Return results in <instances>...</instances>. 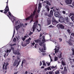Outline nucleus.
I'll return each mask as SVG.
<instances>
[{
  "instance_id": "obj_36",
  "label": "nucleus",
  "mask_w": 74,
  "mask_h": 74,
  "mask_svg": "<svg viewBox=\"0 0 74 74\" xmlns=\"http://www.w3.org/2000/svg\"><path fill=\"white\" fill-rule=\"evenodd\" d=\"M33 33L32 32H31L29 34V36H31L32 34H33Z\"/></svg>"
},
{
  "instance_id": "obj_3",
  "label": "nucleus",
  "mask_w": 74,
  "mask_h": 74,
  "mask_svg": "<svg viewBox=\"0 0 74 74\" xmlns=\"http://www.w3.org/2000/svg\"><path fill=\"white\" fill-rule=\"evenodd\" d=\"M35 13L36 11H34L33 12L32 14L30 16L27 17L26 19H24V21H27V20H29V19H31V20L30 21V22H32L33 21V18H34V16Z\"/></svg>"
},
{
  "instance_id": "obj_57",
  "label": "nucleus",
  "mask_w": 74,
  "mask_h": 74,
  "mask_svg": "<svg viewBox=\"0 0 74 74\" xmlns=\"http://www.w3.org/2000/svg\"><path fill=\"white\" fill-rule=\"evenodd\" d=\"M27 73H28V72H27V71H26L25 72V74H27Z\"/></svg>"
},
{
  "instance_id": "obj_34",
  "label": "nucleus",
  "mask_w": 74,
  "mask_h": 74,
  "mask_svg": "<svg viewBox=\"0 0 74 74\" xmlns=\"http://www.w3.org/2000/svg\"><path fill=\"white\" fill-rule=\"evenodd\" d=\"M47 5H51V4H50V3L49 2L47 1Z\"/></svg>"
},
{
  "instance_id": "obj_4",
  "label": "nucleus",
  "mask_w": 74,
  "mask_h": 74,
  "mask_svg": "<svg viewBox=\"0 0 74 74\" xmlns=\"http://www.w3.org/2000/svg\"><path fill=\"white\" fill-rule=\"evenodd\" d=\"M11 49H12L13 53H14L15 55H20V53L19 52V50L14 51V47H11Z\"/></svg>"
},
{
  "instance_id": "obj_24",
  "label": "nucleus",
  "mask_w": 74,
  "mask_h": 74,
  "mask_svg": "<svg viewBox=\"0 0 74 74\" xmlns=\"http://www.w3.org/2000/svg\"><path fill=\"white\" fill-rule=\"evenodd\" d=\"M58 60V58L57 57H55L54 58V61L55 62L56 61H57Z\"/></svg>"
},
{
  "instance_id": "obj_22",
  "label": "nucleus",
  "mask_w": 74,
  "mask_h": 74,
  "mask_svg": "<svg viewBox=\"0 0 74 74\" xmlns=\"http://www.w3.org/2000/svg\"><path fill=\"white\" fill-rule=\"evenodd\" d=\"M36 43H40L41 42V40H35Z\"/></svg>"
},
{
  "instance_id": "obj_25",
  "label": "nucleus",
  "mask_w": 74,
  "mask_h": 74,
  "mask_svg": "<svg viewBox=\"0 0 74 74\" xmlns=\"http://www.w3.org/2000/svg\"><path fill=\"white\" fill-rule=\"evenodd\" d=\"M25 62H26V61L25 60H23L22 61L21 64V66H22V67L23 66V63H25Z\"/></svg>"
},
{
  "instance_id": "obj_23",
  "label": "nucleus",
  "mask_w": 74,
  "mask_h": 74,
  "mask_svg": "<svg viewBox=\"0 0 74 74\" xmlns=\"http://www.w3.org/2000/svg\"><path fill=\"white\" fill-rule=\"evenodd\" d=\"M51 24V20H47V25H49Z\"/></svg>"
},
{
  "instance_id": "obj_52",
  "label": "nucleus",
  "mask_w": 74,
  "mask_h": 74,
  "mask_svg": "<svg viewBox=\"0 0 74 74\" xmlns=\"http://www.w3.org/2000/svg\"><path fill=\"white\" fill-rule=\"evenodd\" d=\"M34 44H35V43L34 42L32 43V45L33 46H34Z\"/></svg>"
},
{
  "instance_id": "obj_8",
  "label": "nucleus",
  "mask_w": 74,
  "mask_h": 74,
  "mask_svg": "<svg viewBox=\"0 0 74 74\" xmlns=\"http://www.w3.org/2000/svg\"><path fill=\"white\" fill-rule=\"evenodd\" d=\"M57 26L58 27H60L61 29H64V26L60 24H58L57 25Z\"/></svg>"
},
{
  "instance_id": "obj_54",
  "label": "nucleus",
  "mask_w": 74,
  "mask_h": 74,
  "mask_svg": "<svg viewBox=\"0 0 74 74\" xmlns=\"http://www.w3.org/2000/svg\"><path fill=\"white\" fill-rule=\"evenodd\" d=\"M49 74H52V72L51 71H50L49 72Z\"/></svg>"
},
{
  "instance_id": "obj_59",
  "label": "nucleus",
  "mask_w": 74,
  "mask_h": 74,
  "mask_svg": "<svg viewBox=\"0 0 74 74\" xmlns=\"http://www.w3.org/2000/svg\"><path fill=\"white\" fill-rule=\"evenodd\" d=\"M53 42H55V44H57V43L55 42V41H53Z\"/></svg>"
},
{
  "instance_id": "obj_33",
  "label": "nucleus",
  "mask_w": 74,
  "mask_h": 74,
  "mask_svg": "<svg viewBox=\"0 0 74 74\" xmlns=\"http://www.w3.org/2000/svg\"><path fill=\"white\" fill-rule=\"evenodd\" d=\"M72 50L73 51V55H74V48H72Z\"/></svg>"
},
{
  "instance_id": "obj_14",
  "label": "nucleus",
  "mask_w": 74,
  "mask_h": 74,
  "mask_svg": "<svg viewBox=\"0 0 74 74\" xmlns=\"http://www.w3.org/2000/svg\"><path fill=\"white\" fill-rule=\"evenodd\" d=\"M54 15L56 17H59V12H56L54 14Z\"/></svg>"
},
{
  "instance_id": "obj_18",
  "label": "nucleus",
  "mask_w": 74,
  "mask_h": 74,
  "mask_svg": "<svg viewBox=\"0 0 74 74\" xmlns=\"http://www.w3.org/2000/svg\"><path fill=\"white\" fill-rule=\"evenodd\" d=\"M60 22H64V18H63V17H61L60 19Z\"/></svg>"
},
{
  "instance_id": "obj_13",
  "label": "nucleus",
  "mask_w": 74,
  "mask_h": 74,
  "mask_svg": "<svg viewBox=\"0 0 74 74\" xmlns=\"http://www.w3.org/2000/svg\"><path fill=\"white\" fill-rule=\"evenodd\" d=\"M41 3H39V4L38 10V13L40 12V8H41Z\"/></svg>"
},
{
  "instance_id": "obj_48",
  "label": "nucleus",
  "mask_w": 74,
  "mask_h": 74,
  "mask_svg": "<svg viewBox=\"0 0 74 74\" xmlns=\"http://www.w3.org/2000/svg\"><path fill=\"white\" fill-rule=\"evenodd\" d=\"M38 15L36 14L35 16V18H38Z\"/></svg>"
},
{
  "instance_id": "obj_16",
  "label": "nucleus",
  "mask_w": 74,
  "mask_h": 74,
  "mask_svg": "<svg viewBox=\"0 0 74 74\" xmlns=\"http://www.w3.org/2000/svg\"><path fill=\"white\" fill-rule=\"evenodd\" d=\"M53 11L51 10L50 11V14L49 15V17H51L53 15Z\"/></svg>"
},
{
  "instance_id": "obj_28",
  "label": "nucleus",
  "mask_w": 74,
  "mask_h": 74,
  "mask_svg": "<svg viewBox=\"0 0 74 74\" xmlns=\"http://www.w3.org/2000/svg\"><path fill=\"white\" fill-rule=\"evenodd\" d=\"M74 13H70V15L69 16V17H70L71 16H74Z\"/></svg>"
},
{
  "instance_id": "obj_9",
  "label": "nucleus",
  "mask_w": 74,
  "mask_h": 74,
  "mask_svg": "<svg viewBox=\"0 0 74 74\" xmlns=\"http://www.w3.org/2000/svg\"><path fill=\"white\" fill-rule=\"evenodd\" d=\"M59 47H58L57 48H56H56L54 49V50H55V53L56 55V53H58L59 52Z\"/></svg>"
},
{
  "instance_id": "obj_15",
  "label": "nucleus",
  "mask_w": 74,
  "mask_h": 74,
  "mask_svg": "<svg viewBox=\"0 0 74 74\" xmlns=\"http://www.w3.org/2000/svg\"><path fill=\"white\" fill-rule=\"evenodd\" d=\"M45 8H46L47 11H49V6H48V5H46L45 6Z\"/></svg>"
},
{
  "instance_id": "obj_60",
  "label": "nucleus",
  "mask_w": 74,
  "mask_h": 74,
  "mask_svg": "<svg viewBox=\"0 0 74 74\" xmlns=\"http://www.w3.org/2000/svg\"><path fill=\"white\" fill-rule=\"evenodd\" d=\"M61 73H62V74H64V73L63 72V71H61Z\"/></svg>"
},
{
  "instance_id": "obj_31",
  "label": "nucleus",
  "mask_w": 74,
  "mask_h": 74,
  "mask_svg": "<svg viewBox=\"0 0 74 74\" xmlns=\"http://www.w3.org/2000/svg\"><path fill=\"white\" fill-rule=\"evenodd\" d=\"M56 74H59V71H57L55 72Z\"/></svg>"
},
{
  "instance_id": "obj_35",
  "label": "nucleus",
  "mask_w": 74,
  "mask_h": 74,
  "mask_svg": "<svg viewBox=\"0 0 74 74\" xmlns=\"http://www.w3.org/2000/svg\"><path fill=\"white\" fill-rule=\"evenodd\" d=\"M62 64L63 66H64V65H65V64H64V61H62Z\"/></svg>"
},
{
  "instance_id": "obj_42",
  "label": "nucleus",
  "mask_w": 74,
  "mask_h": 74,
  "mask_svg": "<svg viewBox=\"0 0 74 74\" xmlns=\"http://www.w3.org/2000/svg\"><path fill=\"white\" fill-rule=\"evenodd\" d=\"M44 34V33H42V34L41 33L40 34V37H41L42 36V35Z\"/></svg>"
},
{
  "instance_id": "obj_19",
  "label": "nucleus",
  "mask_w": 74,
  "mask_h": 74,
  "mask_svg": "<svg viewBox=\"0 0 74 74\" xmlns=\"http://www.w3.org/2000/svg\"><path fill=\"white\" fill-rule=\"evenodd\" d=\"M32 39L30 38H29L27 40H26V41L27 42V43H30V40H31Z\"/></svg>"
},
{
  "instance_id": "obj_12",
  "label": "nucleus",
  "mask_w": 74,
  "mask_h": 74,
  "mask_svg": "<svg viewBox=\"0 0 74 74\" xmlns=\"http://www.w3.org/2000/svg\"><path fill=\"white\" fill-rule=\"evenodd\" d=\"M27 44H29V43H27L25 42H22V46L23 47H26Z\"/></svg>"
},
{
  "instance_id": "obj_27",
  "label": "nucleus",
  "mask_w": 74,
  "mask_h": 74,
  "mask_svg": "<svg viewBox=\"0 0 74 74\" xmlns=\"http://www.w3.org/2000/svg\"><path fill=\"white\" fill-rule=\"evenodd\" d=\"M60 56H59V58H61L62 57V52H59Z\"/></svg>"
},
{
  "instance_id": "obj_20",
  "label": "nucleus",
  "mask_w": 74,
  "mask_h": 74,
  "mask_svg": "<svg viewBox=\"0 0 74 74\" xmlns=\"http://www.w3.org/2000/svg\"><path fill=\"white\" fill-rule=\"evenodd\" d=\"M8 64H7L5 66V68H4V66H5V65L3 64V70H6L7 69V65Z\"/></svg>"
},
{
  "instance_id": "obj_21",
  "label": "nucleus",
  "mask_w": 74,
  "mask_h": 74,
  "mask_svg": "<svg viewBox=\"0 0 74 74\" xmlns=\"http://www.w3.org/2000/svg\"><path fill=\"white\" fill-rule=\"evenodd\" d=\"M48 14H49V11H47V12H45V16H48Z\"/></svg>"
},
{
  "instance_id": "obj_62",
  "label": "nucleus",
  "mask_w": 74,
  "mask_h": 74,
  "mask_svg": "<svg viewBox=\"0 0 74 74\" xmlns=\"http://www.w3.org/2000/svg\"><path fill=\"white\" fill-rule=\"evenodd\" d=\"M72 5H73V6H74V2H73V3H72Z\"/></svg>"
},
{
  "instance_id": "obj_7",
  "label": "nucleus",
  "mask_w": 74,
  "mask_h": 74,
  "mask_svg": "<svg viewBox=\"0 0 74 74\" xmlns=\"http://www.w3.org/2000/svg\"><path fill=\"white\" fill-rule=\"evenodd\" d=\"M11 49H10V50H7L6 51V53L5 54V55L4 56V58H5V56H7L8 55V53H10V52H11Z\"/></svg>"
},
{
  "instance_id": "obj_43",
  "label": "nucleus",
  "mask_w": 74,
  "mask_h": 74,
  "mask_svg": "<svg viewBox=\"0 0 74 74\" xmlns=\"http://www.w3.org/2000/svg\"><path fill=\"white\" fill-rule=\"evenodd\" d=\"M61 67L60 68V69H61V70H63V67H61L62 65H61Z\"/></svg>"
},
{
  "instance_id": "obj_38",
  "label": "nucleus",
  "mask_w": 74,
  "mask_h": 74,
  "mask_svg": "<svg viewBox=\"0 0 74 74\" xmlns=\"http://www.w3.org/2000/svg\"><path fill=\"white\" fill-rule=\"evenodd\" d=\"M47 69L49 70H51V67H49L47 68Z\"/></svg>"
},
{
  "instance_id": "obj_47",
  "label": "nucleus",
  "mask_w": 74,
  "mask_h": 74,
  "mask_svg": "<svg viewBox=\"0 0 74 74\" xmlns=\"http://www.w3.org/2000/svg\"><path fill=\"white\" fill-rule=\"evenodd\" d=\"M64 70L65 71H67V69H66V67H64Z\"/></svg>"
},
{
  "instance_id": "obj_61",
  "label": "nucleus",
  "mask_w": 74,
  "mask_h": 74,
  "mask_svg": "<svg viewBox=\"0 0 74 74\" xmlns=\"http://www.w3.org/2000/svg\"><path fill=\"white\" fill-rule=\"evenodd\" d=\"M71 67L72 68H73V67H74V65H72L71 66Z\"/></svg>"
},
{
  "instance_id": "obj_44",
  "label": "nucleus",
  "mask_w": 74,
  "mask_h": 74,
  "mask_svg": "<svg viewBox=\"0 0 74 74\" xmlns=\"http://www.w3.org/2000/svg\"><path fill=\"white\" fill-rule=\"evenodd\" d=\"M15 29H14V32L13 33V37H14V34H15Z\"/></svg>"
},
{
  "instance_id": "obj_41",
  "label": "nucleus",
  "mask_w": 74,
  "mask_h": 74,
  "mask_svg": "<svg viewBox=\"0 0 74 74\" xmlns=\"http://www.w3.org/2000/svg\"><path fill=\"white\" fill-rule=\"evenodd\" d=\"M46 63L48 64V66H49L50 65V63H49L48 62H46Z\"/></svg>"
},
{
  "instance_id": "obj_53",
  "label": "nucleus",
  "mask_w": 74,
  "mask_h": 74,
  "mask_svg": "<svg viewBox=\"0 0 74 74\" xmlns=\"http://www.w3.org/2000/svg\"><path fill=\"white\" fill-rule=\"evenodd\" d=\"M41 65H42V62H40V66H41Z\"/></svg>"
},
{
  "instance_id": "obj_46",
  "label": "nucleus",
  "mask_w": 74,
  "mask_h": 74,
  "mask_svg": "<svg viewBox=\"0 0 74 74\" xmlns=\"http://www.w3.org/2000/svg\"><path fill=\"white\" fill-rule=\"evenodd\" d=\"M16 38H14L13 40V41H14V42H16Z\"/></svg>"
},
{
  "instance_id": "obj_37",
  "label": "nucleus",
  "mask_w": 74,
  "mask_h": 74,
  "mask_svg": "<svg viewBox=\"0 0 74 74\" xmlns=\"http://www.w3.org/2000/svg\"><path fill=\"white\" fill-rule=\"evenodd\" d=\"M69 44H70V45H72V43H71L69 41L68 42Z\"/></svg>"
},
{
  "instance_id": "obj_17",
  "label": "nucleus",
  "mask_w": 74,
  "mask_h": 74,
  "mask_svg": "<svg viewBox=\"0 0 74 74\" xmlns=\"http://www.w3.org/2000/svg\"><path fill=\"white\" fill-rule=\"evenodd\" d=\"M29 37V35H26V36H25L24 38H22V40L23 41H25L26 39V38L27 37Z\"/></svg>"
},
{
  "instance_id": "obj_10",
  "label": "nucleus",
  "mask_w": 74,
  "mask_h": 74,
  "mask_svg": "<svg viewBox=\"0 0 74 74\" xmlns=\"http://www.w3.org/2000/svg\"><path fill=\"white\" fill-rule=\"evenodd\" d=\"M72 1V0H66V2L67 4L70 5V4H71Z\"/></svg>"
},
{
  "instance_id": "obj_29",
  "label": "nucleus",
  "mask_w": 74,
  "mask_h": 74,
  "mask_svg": "<svg viewBox=\"0 0 74 74\" xmlns=\"http://www.w3.org/2000/svg\"><path fill=\"white\" fill-rule=\"evenodd\" d=\"M42 62H43V66H47L46 65V64H45V61H42Z\"/></svg>"
},
{
  "instance_id": "obj_32",
  "label": "nucleus",
  "mask_w": 74,
  "mask_h": 74,
  "mask_svg": "<svg viewBox=\"0 0 74 74\" xmlns=\"http://www.w3.org/2000/svg\"><path fill=\"white\" fill-rule=\"evenodd\" d=\"M65 19H66V22H69V18H68V17H67Z\"/></svg>"
},
{
  "instance_id": "obj_50",
  "label": "nucleus",
  "mask_w": 74,
  "mask_h": 74,
  "mask_svg": "<svg viewBox=\"0 0 74 74\" xmlns=\"http://www.w3.org/2000/svg\"><path fill=\"white\" fill-rule=\"evenodd\" d=\"M71 36H73L74 37V34L73 33H72L71 34Z\"/></svg>"
},
{
  "instance_id": "obj_1",
  "label": "nucleus",
  "mask_w": 74,
  "mask_h": 74,
  "mask_svg": "<svg viewBox=\"0 0 74 74\" xmlns=\"http://www.w3.org/2000/svg\"><path fill=\"white\" fill-rule=\"evenodd\" d=\"M8 13L9 14V15L10 16V18H12V21L14 25H15L16 26V30H18L21 27V26H23L25 27L23 24H22L21 25L20 21L19 20L16 21V18L14 17V16H12V15L11 14L10 12H8Z\"/></svg>"
},
{
  "instance_id": "obj_11",
  "label": "nucleus",
  "mask_w": 74,
  "mask_h": 74,
  "mask_svg": "<svg viewBox=\"0 0 74 74\" xmlns=\"http://www.w3.org/2000/svg\"><path fill=\"white\" fill-rule=\"evenodd\" d=\"M5 12H4V14H6L7 13L8 11H9V8H8V7L6 6L5 9L4 10Z\"/></svg>"
},
{
  "instance_id": "obj_51",
  "label": "nucleus",
  "mask_w": 74,
  "mask_h": 74,
  "mask_svg": "<svg viewBox=\"0 0 74 74\" xmlns=\"http://www.w3.org/2000/svg\"><path fill=\"white\" fill-rule=\"evenodd\" d=\"M53 26H52V25H51L49 26L48 27H53Z\"/></svg>"
},
{
  "instance_id": "obj_64",
  "label": "nucleus",
  "mask_w": 74,
  "mask_h": 74,
  "mask_svg": "<svg viewBox=\"0 0 74 74\" xmlns=\"http://www.w3.org/2000/svg\"><path fill=\"white\" fill-rule=\"evenodd\" d=\"M18 73V72H15L14 73V74H17Z\"/></svg>"
},
{
  "instance_id": "obj_40",
  "label": "nucleus",
  "mask_w": 74,
  "mask_h": 74,
  "mask_svg": "<svg viewBox=\"0 0 74 74\" xmlns=\"http://www.w3.org/2000/svg\"><path fill=\"white\" fill-rule=\"evenodd\" d=\"M62 12L63 14H66V12L64 11H63Z\"/></svg>"
},
{
  "instance_id": "obj_26",
  "label": "nucleus",
  "mask_w": 74,
  "mask_h": 74,
  "mask_svg": "<svg viewBox=\"0 0 74 74\" xmlns=\"http://www.w3.org/2000/svg\"><path fill=\"white\" fill-rule=\"evenodd\" d=\"M51 69H54L55 70H56V69H57V68L56 67V66H52L51 67Z\"/></svg>"
},
{
  "instance_id": "obj_2",
  "label": "nucleus",
  "mask_w": 74,
  "mask_h": 74,
  "mask_svg": "<svg viewBox=\"0 0 74 74\" xmlns=\"http://www.w3.org/2000/svg\"><path fill=\"white\" fill-rule=\"evenodd\" d=\"M42 42H41V43H39V45L40 46H42L43 45V48H39V50H40L41 52H45V51H46L47 49L46 48V47H45V44H43L44 42H45V36H43L42 37Z\"/></svg>"
},
{
  "instance_id": "obj_45",
  "label": "nucleus",
  "mask_w": 74,
  "mask_h": 74,
  "mask_svg": "<svg viewBox=\"0 0 74 74\" xmlns=\"http://www.w3.org/2000/svg\"><path fill=\"white\" fill-rule=\"evenodd\" d=\"M53 22H56V20H55V19H53Z\"/></svg>"
},
{
  "instance_id": "obj_56",
  "label": "nucleus",
  "mask_w": 74,
  "mask_h": 74,
  "mask_svg": "<svg viewBox=\"0 0 74 74\" xmlns=\"http://www.w3.org/2000/svg\"><path fill=\"white\" fill-rule=\"evenodd\" d=\"M42 54L43 56H44V55H46V54L45 53H42Z\"/></svg>"
},
{
  "instance_id": "obj_5",
  "label": "nucleus",
  "mask_w": 74,
  "mask_h": 74,
  "mask_svg": "<svg viewBox=\"0 0 74 74\" xmlns=\"http://www.w3.org/2000/svg\"><path fill=\"white\" fill-rule=\"evenodd\" d=\"M20 62H21V60H19V61L18 62V61L17 60H15L14 63V66H16V64H17V65H16V67L18 66H19V63H20Z\"/></svg>"
},
{
  "instance_id": "obj_58",
  "label": "nucleus",
  "mask_w": 74,
  "mask_h": 74,
  "mask_svg": "<svg viewBox=\"0 0 74 74\" xmlns=\"http://www.w3.org/2000/svg\"><path fill=\"white\" fill-rule=\"evenodd\" d=\"M22 30L23 31H25V29L23 28H22Z\"/></svg>"
},
{
  "instance_id": "obj_55",
  "label": "nucleus",
  "mask_w": 74,
  "mask_h": 74,
  "mask_svg": "<svg viewBox=\"0 0 74 74\" xmlns=\"http://www.w3.org/2000/svg\"><path fill=\"white\" fill-rule=\"evenodd\" d=\"M37 44H36L34 46L35 48H37Z\"/></svg>"
},
{
  "instance_id": "obj_39",
  "label": "nucleus",
  "mask_w": 74,
  "mask_h": 74,
  "mask_svg": "<svg viewBox=\"0 0 74 74\" xmlns=\"http://www.w3.org/2000/svg\"><path fill=\"white\" fill-rule=\"evenodd\" d=\"M59 41L60 42H62V39H61V38H59Z\"/></svg>"
},
{
  "instance_id": "obj_63",
  "label": "nucleus",
  "mask_w": 74,
  "mask_h": 74,
  "mask_svg": "<svg viewBox=\"0 0 74 74\" xmlns=\"http://www.w3.org/2000/svg\"><path fill=\"white\" fill-rule=\"evenodd\" d=\"M44 66H42L41 67V69H44Z\"/></svg>"
},
{
  "instance_id": "obj_30",
  "label": "nucleus",
  "mask_w": 74,
  "mask_h": 74,
  "mask_svg": "<svg viewBox=\"0 0 74 74\" xmlns=\"http://www.w3.org/2000/svg\"><path fill=\"white\" fill-rule=\"evenodd\" d=\"M71 19L73 21L74 20V16H72L71 17Z\"/></svg>"
},
{
  "instance_id": "obj_6",
  "label": "nucleus",
  "mask_w": 74,
  "mask_h": 74,
  "mask_svg": "<svg viewBox=\"0 0 74 74\" xmlns=\"http://www.w3.org/2000/svg\"><path fill=\"white\" fill-rule=\"evenodd\" d=\"M37 23H38V21H36V22L34 23V25H33V32H34V31L35 30V29H36V27H37Z\"/></svg>"
},
{
  "instance_id": "obj_49",
  "label": "nucleus",
  "mask_w": 74,
  "mask_h": 74,
  "mask_svg": "<svg viewBox=\"0 0 74 74\" xmlns=\"http://www.w3.org/2000/svg\"><path fill=\"white\" fill-rule=\"evenodd\" d=\"M68 32V33H69V34H70V31L69 29H68L67 30Z\"/></svg>"
}]
</instances>
